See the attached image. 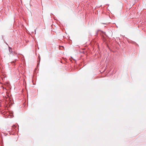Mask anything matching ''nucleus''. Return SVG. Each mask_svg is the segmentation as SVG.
Returning a JSON list of instances; mask_svg holds the SVG:
<instances>
[{
  "instance_id": "1",
  "label": "nucleus",
  "mask_w": 146,
  "mask_h": 146,
  "mask_svg": "<svg viewBox=\"0 0 146 146\" xmlns=\"http://www.w3.org/2000/svg\"><path fill=\"white\" fill-rule=\"evenodd\" d=\"M8 47L9 48V50L10 52V54H12V48L9 46H8Z\"/></svg>"
},
{
  "instance_id": "2",
  "label": "nucleus",
  "mask_w": 146,
  "mask_h": 146,
  "mask_svg": "<svg viewBox=\"0 0 146 146\" xmlns=\"http://www.w3.org/2000/svg\"><path fill=\"white\" fill-rule=\"evenodd\" d=\"M15 127V125H13V126L12 127Z\"/></svg>"
}]
</instances>
